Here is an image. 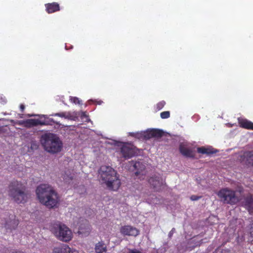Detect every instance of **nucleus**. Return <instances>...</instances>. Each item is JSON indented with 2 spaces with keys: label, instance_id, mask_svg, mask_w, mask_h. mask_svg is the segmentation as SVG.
<instances>
[{
  "label": "nucleus",
  "instance_id": "f257e3e1",
  "mask_svg": "<svg viewBox=\"0 0 253 253\" xmlns=\"http://www.w3.org/2000/svg\"><path fill=\"white\" fill-rule=\"evenodd\" d=\"M36 194L39 201L51 209L56 206L59 201L57 193L48 184H41L36 189Z\"/></svg>",
  "mask_w": 253,
  "mask_h": 253
},
{
  "label": "nucleus",
  "instance_id": "f03ea898",
  "mask_svg": "<svg viewBox=\"0 0 253 253\" xmlns=\"http://www.w3.org/2000/svg\"><path fill=\"white\" fill-rule=\"evenodd\" d=\"M98 173L101 181L110 190L117 191L121 186V180L117 172L111 167L102 166Z\"/></svg>",
  "mask_w": 253,
  "mask_h": 253
},
{
  "label": "nucleus",
  "instance_id": "7ed1b4c3",
  "mask_svg": "<svg viewBox=\"0 0 253 253\" xmlns=\"http://www.w3.org/2000/svg\"><path fill=\"white\" fill-rule=\"evenodd\" d=\"M9 195L17 203H25L29 198L25 185L17 180L13 181L9 186Z\"/></svg>",
  "mask_w": 253,
  "mask_h": 253
},
{
  "label": "nucleus",
  "instance_id": "20e7f679",
  "mask_svg": "<svg viewBox=\"0 0 253 253\" xmlns=\"http://www.w3.org/2000/svg\"><path fill=\"white\" fill-rule=\"evenodd\" d=\"M41 143L44 149L50 154L59 153L62 148V141L53 133H49L42 135Z\"/></svg>",
  "mask_w": 253,
  "mask_h": 253
},
{
  "label": "nucleus",
  "instance_id": "39448f33",
  "mask_svg": "<svg viewBox=\"0 0 253 253\" xmlns=\"http://www.w3.org/2000/svg\"><path fill=\"white\" fill-rule=\"evenodd\" d=\"M52 232L57 238L63 242H69L72 238L71 230L64 224H56L51 228Z\"/></svg>",
  "mask_w": 253,
  "mask_h": 253
},
{
  "label": "nucleus",
  "instance_id": "423d86ee",
  "mask_svg": "<svg viewBox=\"0 0 253 253\" xmlns=\"http://www.w3.org/2000/svg\"><path fill=\"white\" fill-rule=\"evenodd\" d=\"M217 194L224 204L233 205L237 203L240 200L236 196V191L228 188L221 189Z\"/></svg>",
  "mask_w": 253,
  "mask_h": 253
},
{
  "label": "nucleus",
  "instance_id": "0eeeda50",
  "mask_svg": "<svg viewBox=\"0 0 253 253\" xmlns=\"http://www.w3.org/2000/svg\"><path fill=\"white\" fill-rule=\"evenodd\" d=\"M120 152L123 158L128 159L136 155L137 149L131 143H123L120 148Z\"/></svg>",
  "mask_w": 253,
  "mask_h": 253
},
{
  "label": "nucleus",
  "instance_id": "6e6552de",
  "mask_svg": "<svg viewBox=\"0 0 253 253\" xmlns=\"http://www.w3.org/2000/svg\"><path fill=\"white\" fill-rule=\"evenodd\" d=\"M4 219V227L10 230L15 229L19 224V220L13 213L5 212L3 217Z\"/></svg>",
  "mask_w": 253,
  "mask_h": 253
},
{
  "label": "nucleus",
  "instance_id": "1a4fd4ad",
  "mask_svg": "<svg viewBox=\"0 0 253 253\" xmlns=\"http://www.w3.org/2000/svg\"><path fill=\"white\" fill-rule=\"evenodd\" d=\"M18 125L23 126L26 127L30 128L33 126H45L48 125L46 121H41L39 119H30L26 120L19 121Z\"/></svg>",
  "mask_w": 253,
  "mask_h": 253
},
{
  "label": "nucleus",
  "instance_id": "9d476101",
  "mask_svg": "<svg viewBox=\"0 0 253 253\" xmlns=\"http://www.w3.org/2000/svg\"><path fill=\"white\" fill-rule=\"evenodd\" d=\"M90 231L91 227L88 221L86 219L81 220L79 222L78 234L84 236H87L89 234Z\"/></svg>",
  "mask_w": 253,
  "mask_h": 253
},
{
  "label": "nucleus",
  "instance_id": "9b49d317",
  "mask_svg": "<svg viewBox=\"0 0 253 253\" xmlns=\"http://www.w3.org/2000/svg\"><path fill=\"white\" fill-rule=\"evenodd\" d=\"M144 140H148L152 138H159L163 136L164 131L159 129H150L144 131Z\"/></svg>",
  "mask_w": 253,
  "mask_h": 253
},
{
  "label": "nucleus",
  "instance_id": "f8f14e48",
  "mask_svg": "<svg viewBox=\"0 0 253 253\" xmlns=\"http://www.w3.org/2000/svg\"><path fill=\"white\" fill-rule=\"evenodd\" d=\"M149 183L156 191H160L164 186V182L161 177L157 176L151 177Z\"/></svg>",
  "mask_w": 253,
  "mask_h": 253
},
{
  "label": "nucleus",
  "instance_id": "ddd939ff",
  "mask_svg": "<svg viewBox=\"0 0 253 253\" xmlns=\"http://www.w3.org/2000/svg\"><path fill=\"white\" fill-rule=\"evenodd\" d=\"M120 232L124 235L133 236H136L139 233L137 228L129 225L122 226L120 229Z\"/></svg>",
  "mask_w": 253,
  "mask_h": 253
},
{
  "label": "nucleus",
  "instance_id": "4468645a",
  "mask_svg": "<svg viewBox=\"0 0 253 253\" xmlns=\"http://www.w3.org/2000/svg\"><path fill=\"white\" fill-rule=\"evenodd\" d=\"M52 253H78V252L71 248L66 244H62L53 248Z\"/></svg>",
  "mask_w": 253,
  "mask_h": 253
},
{
  "label": "nucleus",
  "instance_id": "2eb2a0df",
  "mask_svg": "<svg viewBox=\"0 0 253 253\" xmlns=\"http://www.w3.org/2000/svg\"><path fill=\"white\" fill-rule=\"evenodd\" d=\"M244 205L250 213H253V195L249 194L244 199Z\"/></svg>",
  "mask_w": 253,
  "mask_h": 253
},
{
  "label": "nucleus",
  "instance_id": "dca6fc26",
  "mask_svg": "<svg viewBox=\"0 0 253 253\" xmlns=\"http://www.w3.org/2000/svg\"><path fill=\"white\" fill-rule=\"evenodd\" d=\"M45 11L48 14H51L60 11L59 4L56 2L47 3L44 5Z\"/></svg>",
  "mask_w": 253,
  "mask_h": 253
},
{
  "label": "nucleus",
  "instance_id": "f3484780",
  "mask_svg": "<svg viewBox=\"0 0 253 253\" xmlns=\"http://www.w3.org/2000/svg\"><path fill=\"white\" fill-rule=\"evenodd\" d=\"M239 126L242 128L253 130V123L243 118H238Z\"/></svg>",
  "mask_w": 253,
  "mask_h": 253
},
{
  "label": "nucleus",
  "instance_id": "a211bd4d",
  "mask_svg": "<svg viewBox=\"0 0 253 253\" xmlns=\"http://www.w3.org/2000/svg\"><path fill=\"white\" fill-rule=\"evenodd\" d=\"M179 149L181 154L186 157L193 158L194 157V154L193 151L183 145L180 144Z\"/></svg>",
  "mask_w": 253,
  "mask_h": 253
},
{
  "label": "nucleus",
  "instance_id": "6ab92c4d",
  "mask_svg": "<svg viewBox=\"0 0 253 253\" xmlns=\"http://www.w3.org/2000/svg\"><path fill=\"white\" fill-rule=\"evenodd\" d=\"M197 152L202 154L211 155L215 153L217 151L211 147H201L197 148Z\"/></svg>",
  "mask_w": 253,
  "mask_h": 253
},
{
  "label": "nucleus",
  "instance_id": "aec40b11",
  "mask_svg": "<svg viewBox=\"0 0 253 253\" xmlns=\"http://www.w3.org/2000/svg\"><path fill=\"white\" fill-rule=\"evenodd\" d=\"M107 251V247L103 242H99L95 246V251L96 253H106Z\"/></svg>",
  "mask_w": 253,
  "mask_h": 253
},
{
  "label": "nucleus",
  "instance_id": "412c9836",
  "mask_svg": "<svg viewBox=\"0 0 253 253\" xmlns=\"http://www.w3.org/2000/svg\"><path fill=\"white\" fill-rule=\"evenodd\" d=\"M244 156L248 164L253 166V151L246 152L244 153Z\"/></svg>",
  "mask_w": 253,
  "mask_h": 253
},
{
  "label": "nucleus",
  "instance_id": "4be33fe9",
  "mask_svg": "<svg viewBox=\"0 0 253 253\" xmlns=\"http://www.w3.org/2000/svg\"><path fill=\"white\" fill-rule=\"evenodd\" d=\"M52 116H58L61 118H64L66 119H71L73 120V117L69 113H66V112H61L58 113H55L54 114H53Z\"/></svg>",
  "mask_w": 253,
  "mask_h": 253
},
{
  "label": "nucleus",
  "instance_id": "5701e85b",
  "mask_svg": "<svg viewBox=\"0 0 253 253\" xmlns=\"http://www.w3.org/2000/svg\"><path fill=\"white\" fill-rule=\"evenodd\" d=\"M144 131L130 133V135L139 140H144Z\"/></svg>",
  "mask_w": 253,
  "mask_h": 253
},
{
  "label": "nucleus",
  "instance_id": "b1692460",
  "mask_svg": "<svg viewBox=\"0 0 253 253\" xmlns=\"http://www.w3.org/2000/svg\"><path fill=\"white\" fill-rule=\"evenodd\" d=\"M162 119H168L170 117V112L169 111H164L160 114Z\"/></svg>",
  "mask_w": 253,
  "mask_h": 253
},
{
  "label": "nucleus",
  "instance_id": "393cba45",
  "mask_svg": "<svg viewBox=\"0 0 253 253\" xmlns=\"http://www.w3.org/2000/svg\"><path fill=\"white\" fill-rule=\"evenodd\" d=\"M166 105V102L162 101L158 102L156 105V108L158 110H161Z\"/></svg>",
  "mask_w": 253,
  "mask_h": 253
},
{
  "label": "nucleus",
  "instance_id": "a878e982",
  "mask_svg": "<svg viewBox=\"0 0 253 253\" xmlns=\"http://www.w3.org/2000/svg\"><path fill=\"white\" fill-rule=\"evenodd\" d=\"M70 100L72 102L75 103V104H81L82 102L81 100H80L79 98L77 97H71Z\"/></svg>",
  "mask_w": 253,
  "mask_h": 253
},
{
  "label": "nucleus",
  "instance_id": "bb28decb",
  "mask_svg": "<svg viewBox=\"0 0 253 253\" xmlns=\"http://www.w3.org/2000/svg\"><path fill=\"white\" fill-rule=\"evenodd\" d=\"M39 144L36 142H32L31 143V149L33 150L38 149Z\"/></svg>",
  "mask_w": 253,
  "mask_h": 253
},
{
  "label": "nucleus",
  "instance_id": "cd10ccee",
  "mask_svg": "<svg viewBox=\"0 0 253 253\" xmlns=\"http://www.w3.org/2000/svg\"><path fill=\"white\" fill-rule=\"evenodd\" d=\"M250 238H251V242L253 244V223L251 225L250 228Z\"/></svg>",
  "mask_w": 253,
  "mask_h": 253
},
{
  "label": "nucleus",
  "instance_id": "c85d7f7f",
  "mask_svg": "<svg viewBox=\"0 0 253 253\" xmlns=\"http://www.w3.org/2000/svg\"><path fill=\"white\" fill-rule=\"evenodd\" d=\"M126 253H142L139 250L133 249H128V252Z\"/></svg>",
  "mask_w": 253,
  "mask_h": 253
},
{
  "label": "nucleus",
  "instance_id": "c756f323",
  "mask_svg": "<svg viewBox=\"0 0 253 253\" xmlns=\"http://www.w3.org/2000/svg\"><path fill=\"white\" fill-rule=\"evenodd\" d=\"M201 198H202V196H198L197 195H193L190 197V199L192 201H197V200H199Z\"/></svg>",
  "mask_w": 253,
  "mask_h": 253
},
{
  "label": "nucleus",
  "instance_id": "7c9ffc66",
  "mask_svg": "<svg viewBox=\"0 0 253 253\" xmlns=\"http://www.w3.org/2000/svg\"><path fill=\"white\" fill-rule=\"evenodd\" d=\"M6 102H7V100L5 97H4V98L1 97V104H5Z\"/></svg>",
  "mask_w": 253,
  "mask_h": 253
},
{
  "label": "nucleus",
  "instance_id": "2f4dec72",
  "mask_svg": "<svg viewBox=\"0 0 253 253\" xmlns=\"http://www.w3.org/2000/svg\"><path fill=\"white\" fill-rule=\"evenodd\" d=\"M140 163H139V162H135L134 163V165H133V167L136 169H137V167L140 166Z\"/></svg>",
  "mask_w": 253,
  "mask_h": 253
},
{
  "label": "nucleus",
  "instance_id": "473e14b6",
  "mask_svg": "<svg viewBox=\"0 0 253 253\" xmlns=\"http://www.w3.org/2000/svg\"><path fill=\"white\" fill-rule=\"evenodd\" d=\"M20 109L21 112H23L24 111V109H25V106H24V105L21 104L20 105Z\"/></svg>",
  "mask_w": 253,
  "mask_h": 253
},
{
  "label": "nucleus",
  "instance_id": "72a5a7b5",
  "mask_svg": "<svg viewBox=\"0 0 253 253\" xmlns=\"http://www.w3.org/2000/svg\"><path fill=\"white\" fill-rule=\"evenodd\" d=\"M135 174H136V175H138L139 174H140L141 173V171H139V170L138 169V170H137L136 171V172H135Z\"/></svg>",
  "mask_w": 253,
  "mask_h": 253
},
{
  "label": "nucleus",
  "instance_id": "f704fd0d",
  "mask_svg": "<svg viewBox=\"0 0 253 253\" xmlns=\"http://www.w3.org/2000/svg\"><path fill=\"white\" fill-rule=\"evenodd\" d=\"M13 253H23V252H21V251H17L14 252H13Z\"/></svg>",
  "mask_w": 253,
  "mask_h": 253
},
{
  "label": "nucleus",
  "instance_id": "c9c22d12",
  "mask_svg": "<svg viewBox=\"0 0 253 253\" xmlns=\"http://www.w3.org/2000/svg\"><path fill=\"white\" fill-rule=\"evenodd\" d=\"M86 115L85 113V112H83L82 114V117H86Z\"/></svg>",
  "mask_w": 253,
  "mask_h": 253
},
{
  "label": "nucleus",
  "instance_id": "e433bc0d",
  "mask_svg": "<svg viewBox=\"0 0 253 253\" xmlns=\"http://www.w3.org/2000/svg\"><path fill=\"white\" fill-rule=\"evenodd\" d=\"M50 121H51V122H52L53 123H55V124H58V123H55V122L53 121V119H51V120H50Z\"/></svg>",
  "mask_w": 253,
  "mask_h": 253
},
{
  "label": "nucleus",
  "instance_id": "4c0bfd02",
  "mask_svg": "<svg viewBox=\"0 0 253 253\" xmlns=\"http://www.w3.org/2000/svg\"><path fill=\"white\" fill-rule=\"evenodd\" d=\"M69 177V179H73V176H68Z\"/></svg>",
  "mask_w": 253,
  "mask_h": 253
},
{
  "label": "nucleus",
  "instance_id": "58836bf2",
  "mask_svg": "<svg viewBox=\"0 0 253 253\" xmlns=\"http://www.w3.org/2000/svg\"><path fill=\"white\" fill-rule=\"evenodd\" d=\"M29 117L35 116V115H28Z\"/></svg>",
  "mask_w": 253,
  "mask_h": 253
},
{
  "label": "nucleus",
  "instance_id": "ea45409f",
  "mask_svg": "<svg viewBox=\"0 0 253 253\" xmlns=\"http://www.w3.org/2000/svg\"><path fill=\"white\" fill-rule=\"evenodd\" d=\"M64 179L65 180H66V179H67V178L66 177V176H64Z\"/></svg>",
  "mask_w": 253,
  "mask_h": 253
},
{
  "label": "nucleus",
  "instance_id": "a19ab883",
  "mask_svg": "<svg viewBox=\"0 0 253 253\" xmlns=\"http://www.w3.org/2000/svg\"><path fill=\"white\" fill-rule=\"evenodd\" d=\"M171 235H172V233H171V232H170V233H169V236H171Z\"/></svg>",
  "mask_w": 253,
  "mask_h": 253
}]
</instances>
